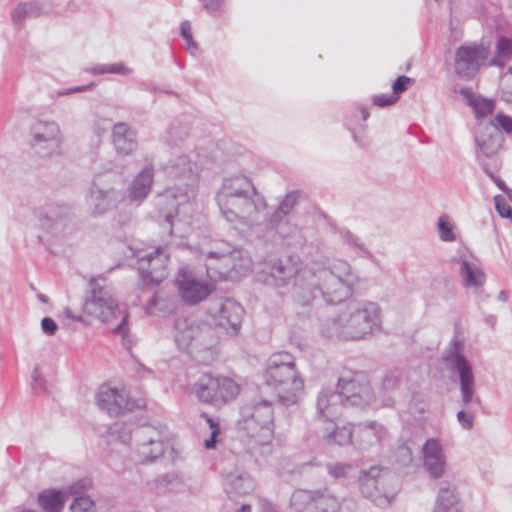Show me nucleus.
Returning a JSON list of instances; mask_svg holds the SVG:
<instances>
[{"label":"nucleus","instance_id":"f257e3e1","mask_svg":"<svg viewBox=\"0 0 512 512\" xmlns=\"http://www.w3.org/2000/svg\"><path fill=\"white\" fill-rule=\"evenodd\" d=\"M260 280L275 288L292 284L293 296L302 305H330L341 303L353 294L358 276L344 260L314 270L287 257L269 260Z\"/></svg>","mask_w":512,"mask_h":512},{"label":"nucleus","instance_id":"f03ea898","mask_svg":"<svg viewBox=\"0 0 512 512\" xmlns=\"http://www.w3.org/2000/svg\"><path fill=\"white\" fill-rule=\"evenodd\" d=\"M215 201L223 218L241 231L260 226L267 209L265 197L244 174L225 177Z\"/></svg>","mask_w":512,"mask_h":512},{"label":"nucleus","instance_id":"7ed1b4c3","mask_svg":"<svg viewBox=\"0 0 512 512\" xmlns=\"http://www.w3.org/2000/svg\"><path fill=\"white\" fill-rule=\"evenodd\" d=\"M382 310L376 302L351 299L341 306L335 317L328 319L321 329L327 337L343 340H363L379 332Z\"/></svg>","mask_w":512,"mask_h":512},{"label":"nucleus","instance_id":"20e7f679","mask_svg":"<svg viewBox=\"0 0 512 512\" xmlns=\"http://www.w3.org/2000/svg\"><path fill=\"white\" fill-rule=\"evenodd\" d=\"M82 309L88 316L110 325L114 333L122 336L127 334L128 315L119 308L113 288L106 278L97 277L89 281Z\"/></svg>","mask_w":512,"mask_h":512},{"label":"nucleus","instance_id":"39448f33","mask_svg":"<svg viewBox=\"0 0 512 512\" xmlns=\"http://www.w3.org/2000/svg\"><path fill=\"white\" fill-rule=\"evenodd\" d=\"M263 377L265 385L275 391L285 406L295 404L304 388L294 357L286 352L276 353L268 359Z\"/></svg>","mask_w":512,"mask_h":512},{"label":"nucleus","instance_id":"423d86ee","mask_svg":"<svg viewBox=\"0 0 512 512\" xmlns=\"http://www.w3.org/2000/svg\"><path fill=\"white\" fill-rule=\"evenodd\" d=\"M174 330L177 346L197 361L208 362L214 358L217 336L211 325L193 318H177Z\"/></svg>","mask_w":512,"mask_h":512},{"label":"nucleus","instance_id":"0eeeda50","mask_svg":"<svg viewBox=\"0 0 512 512\" xmlns=\"http://www.w3.org/2000/svg\"><path fill=\"white\" fill-rule=\"evenodd\" d=\"M274 410L272 402L255 399L242 406L237 428L260 445L271 442L274 436Z\"/></svg>","mask_w":512,"mask_h":512},{"label":"nucleus","instance_id":"6e6552de","mask_svg":"<svg viewBox=\"0 0 512 512\" xmlns=\"http://www.w3.org/2000/svg\"><path fill=\"white\" fill-rule=\"evenodd\" d=\"M358 482L361 494L379 507L388 506L398 491L393 477L378 466L363 470Z\"/></svg>","mask_w":512,"mask_h":512},{"label":"nucleus","instance_id":"1a4fd4ad","mask_svg":"<svg viewBox=\"0 0 512 512\" xmlns=\"http://www.w3.org/2000/svg\"><path fill=\"white\" fill-rule=\"evenodd\" d=\"M192 392L200 402L221 407L238 395L239 386L230 378L205 374L193 385Z\"/></svg>","mask_w":512,"mask_h":512},{"label":"nucleus","instance_id":"9d476101","mask_svg":"<svg viewBox=\"0 0 512 512\" xmlns=\"http://www.w3.org/2000/svg\"><path fill=\"white\" fill-rule=\"evenodd\" d=\"M123 193L117 190L106 175L94 177L89 188L87 205L94 216L103 215L123 200Z\"/></svg>","mask_w":512,"mask_h":512},{"label":"nucleus","instance_id":"9b49d317","mask_svg":"<svg viewBox=\"0 0 512 512\" xmlns=\"http://www.w3.org/2000/svg\"><path fill=\"white\" fill-rule=\"evenodd\" d=\"M182 245V240L177 243L169 242L166 248L158 247L154 252L147 253L139 258L138 271L141 276L143 285H156L167 277V264L170 257L169 250L173 246Z\"/></svg>","mask_w":512,"mask_h":512},{"label":"nucleus","instance_id":"f8f14e48","mask_svg":"<svg viewBox=\"0 0 512 512\" xmlns=\"http://www.w3.org/2000/svg\"><path fill=\"white\" fill-rule=\"evenodd\" d=\"M444 360L449 370L459 377L461 400L464 406L468 407L471 403L480 406L481 399L475 395V379L468 359L456 349L449 356H445Z\"/></svg>","mask_w":512,"mask_h":512},{"label":"nucleus","instance_id":"ddd939ff","mask_svg":"<svg viewBox=\"0 0 512 512\" xmlns=\"http://www.w3.org/2000/svg\"><path fill=\"white\" fill-rule=\"evenodd\" d=\"M34 214L41 229L56 237L64 235L72 224V209L68 204L50 203Z\"/></svg>","mask_w":512,"mask_h":512},{"label":"nucleus","instance_id":"4468645a","mask_svg":"<svg viewBox=\"0 0 512 512\" xmlns=\"http://www.w3.org/2000/svg\"><path fill=\"white\" fill-rule=\"evenodd\" d=\"M135 437L138 442L137 455L140 463L153 462L163 455L166 444L162 427L152 425L138 427L135 431Z\"/></svg>","mask_w":512,"mask_h":512},{"label":"nucleus","instance_id":"2eb2a0df","mask_svg":"<svg viewBox=\"0 0 512 512\" xmlns=\"http://www.w3.org/2000/svg\"><path fill=\"white\" fill-rule=\"evenodd\" d=\"M33 147L41 156L58 154L62 144V134L55 121L37 120L31 127Z\"/></svg>","mask_w":512,"mask_h":512},{"label":"nucleus","instance_id":"dca6fc26","mask_svg":"<svg viewBox=\"0 0 512 512\" xmlns=\"http://www.w3.org/2000/svg\"><path fill=\"white\" fill-rule=\"evenodd\" d=\"M176 284L181 298L188 304H197L205 300L215 289L213 283L197 277L187 267L179 269Z\"/></svg>","mask_w":512,"mask_h":512},{"label":"nucleus","instance_id":"f3484780","mask_svg":"<svg viewBox=\"0 0 512 512\" xmlns=\"http://www.w3.org/2000/svg\"><path fill=\"white\" fill-rule=\"evenodd\" d=\"M193 192L194 190L188 189V185L173 186L166 188L157 196L156 205L159 208V214L164 218L171 235L174 234L175 222L173 219L179 206L187 203L193 196Z\"/></svg>","mask_w":512,"mask_h":512},{"label":"nucleus","instance_id":"a211bd4d","mask_svg":"<svg viewBox=\"0 0 512 512\" xmlns=\"http://www.w3.org/2000/svg\"><path fill=\"white\" fill-rule=\"evenodd\" d=\"M215 326L228 334H236L240 328L243 308L234 300L219 299L214 301L208 310Z\"/></svg>","mask_w":512,"mask_h":512},{"label":"nucleus","instance_id":"6ab92c4d","mask_svg":"<svg viewBox=\"0 0 512 512\" xmlns=\"http://www.w3.org/2000/svg\"><path fill=\"white\" fill-rule=\"evenodd\" d=\"M344 405L366 407L375 400V395L368 381L363 377L345 379L340 378L337 384Z\"/></svg>","mask_w":512,"mask_h":512},{"label":"nucleus","instance_id":"aec40b11","mask_svg":"<svg viewBox=\"0 0 512 512\" xmlns=\"http://www.w3.org/2000/svg\"><path fill=\"white\" fill-rule=\"evenodd\" d=\"M488 51L483 46L463 45L455 53V71L463 79L472 78L485 63Z\"/></svg>","mask_w":512,"mask_h":512},{"label":"nucleus","instance_id":"412c9836","mask_svg":"<svg viewBox=\"0 0 512 512\" xmlns=\"http://www.w3.org/2000/svg\"><path fill=\"white\" fill-rule=\"evenodd\" d=\"M96 402L101 410L111 416H119L135 407V401L130 399L125 388L101 386L96 394Z\"/></svg>","mask_w":512,"mask_h":512},{"label":"nucleus","instance_id":"4be33fe9","mask_svg":"<svg viewBox=\"0 0 512 512\" xmlns=\"http://www.w3.org/2000/svg\"><path fill=\"white\" fill-rule=\"evenodd\" d=\"M474 139L479 148L477 154L485 157L495 155L504 141L500 128L494 122H480L476 128Z\"/></svg>","mask_w":512,"mask_h":512},{"label":"nucleus","instance_id":"5701e85b","mask_svg":"<svg viewBox=\"0 0 512 512\" xmlns=\"http://www.w3.org/2000/svg\"><path fill=\"white\" fill-rule=\"evenodd\" d=\"M423 467L433 478H440L446 467V455L440 441L429 438L422 446Z\"/></svg>","mask_w":512,"mask_h":512},{"label":"nucleus","instance_id":"b1692460","mask_svg":"<svg viewBox=\"0 0 512 512\" xmlns=\"http://www.w3.org/2000/svg\"><path fill=\"white\" fill-rule=\"evenodd\" d=\"M386 435L384 426L376 421L354 425V441L361 450H368L379 444Z\"/></svg>","mask_w":512,"mask_h":512},{"label":"nucleus","instance_id":"393cba45","mask_svg":"<svg viewBox=\"0 0 512 512\" xmlns=\"http://www.w3.org/2000/svg\"><path fill=\"white\" fill-rule=\"evenodd\" d=\"M342 406L345 405L338 388L336 390L324 388L319 392L316 398L317 415L324 420L337 418L341 413Z\"/></svg>","mask_w":512,"mask_h":512},{"label":"nucleus","instance_id":"a878e982","mask_svg":"<svg viewBox=\"0 0 512 512\" xmlns=\"http://www.w3.org/2000/svg\"><path fill=\"white\" fill-rule=\"evenodd\" d=\"M112 143L118 154L129 155L137 148L136 131L127 123L119 122L113 126Z\"/></svg>","mask_w":512,"mask_h":512},{"label":"nucleus","instance_id":"bb28decb","mask_svg":"<svg viewBox=\"0 0 512 512\" xmlns=\"http://www.w3.org/2000/svg\"><path fill=\"white\" fill-rule=\"evenodd\" d=\"M163 169L168 177L183 179L185 180L184 185H188V189L194 190L196 178L193 172V165L186 155H179L169 160Z\"/></svg>","mask_w":512,"mask_h":512},{"label":"nucleus","instance_id":"cd10ccee","mask_svg":"<svg viewBox=\"0 0 512 512\" xmlns=\"http://www.w3.org/2000/svg\"><path fill=\"white\" fill-rule=\"evenodd\" d=\"M154 179L152 166L144 167L132 180L128 188V197L131 202L141 203L149 195Z\"/></svg>","mask_w":512,"mask_h":512},{"label":"nucleus","instance_id":"c85d7f7f","mask_svg":"<svg viewBox=\"0 0 512 512\" xmlns=\"http://www.w3.org/2000/svg\"><path fill=\"white\" fill-rule=\"evenodd\" d=\"M433 512H461L456 486L448 481L439 483L438 495Z\"/></svg>","mask_w":512,"mask_h":512},{"label":"nucleus","instance_id":"c756f323","mask_svg":"<svg viewBox=\"0 0 512 512\" xmlns=\"http://www.w3.org/2000/svg\"><path fill=\"white\" fill-rule=\"evenodd\" d=\"M401 374L398 371L389 372L383 379L380 398L382 405L392 406L401 394Z\"/></svg>","mask_w":512,"mask_h":512},{"label":"nucleus","instance_id":"7c9ffc66","mask_svg":"<svg viewBox=\"0 0 512 512\" xmlns=\"http://www.w3.org/2000/svg\"><path fill=\"white\" fill-rule=\"evenodd\" d=\"M254 489L252 478L238 470L229 472L225 477V491L229 495H246Z\"/></svg>","mask_w":512,"mask_h":512},{"label":"nucleus","instance_id":"2f4dec72","mask_svg":"<svg viewBox=\"0 0 512 512\" xmlns=\"http://www.w3.org/2000/svg\"><path fill=\"white\" fill-rule=\"evenodd\" d=\"M459 273L467 288H479L485 281V275L479 265L461 258Z\"/></svg>","mask_w":512,"mask_h":512},{"label":"nucleus","instance_id":"473e14b6","mask_svg":"<svg viewBox=\"0 0 512 512\" xmlns=\"http://www.w3.org/2000/svg\"><path fill=\"white\" fill-rule=\"evenodd\" d=\"M223 248L217 250H210L207 253V257L209 260H217L220 262L221 266L219 268V274L225 275L229 271H238L236 264L234 263V259L236 255L239 254L238 251H232L228 244L223 243Z\"/></svg>","mask_w":512,"mask_h":512},{"label":"nucleus","instance_id":"72a5a7b5","mask_svg":"<svg viewBox=\"0 0 512 512\" xmlns=\"http://www.w3.org/2000/svg\"><path fill=\"white\" fill-rule=\"evenodd\" d=\"M66 499L60 490L45 489L38 495V504L44 512H62Z\"/></svg>","mask_w":512,"mask_h":512},{"label":"nucleus","instance_id":"f704fd0d","mask_svg":"<svg viewBox=\"0 0 512 512\" xmlns=\"http://www.w3.org/2000/svg\"><path fill=\"white\" fill-rule=\"evenodd\" d=\"M313 508L311 512H339L341 509V501L333 495L328 489L316 490Z\"/></svg>","mask_w":512,"mask_h":512},{"label":"nucleus","instance_id":"c9c22d12","mask_svg":"<svg viewBox=\"0 0 512 512\" xmlns=\"http://www.w3.org/2000/svg\"><path fill=\"white\" fill-rule=\"evenodd\" d=\"M323 440L326 444H337L344 446L351 443L354 438V425L336 426L331 431L323 434Z\"/></svg>","mask_w":512,"mask_h":512},{"label":"nucleus","instance_id":"e433bc0d","mask_svg":"<svg viewBox=\"0 0 512 512\" xmlns=\"http://www.w3.org/2000/svg\"><path fill=\"white\" fill-rule=\"evenodd\" d=\"M316 490H295L290 497V507L296 512H311L313 508Z\"/></svg>","mask_w":512,"mask_h":512},{"label":"nucleus","instance_id":"4c0bfd02","mask_svg":"<svg viewBox=\"0 0 512 512\" xmlns=\"http://www.w3.org/2000/svg\"><path fill=\"white\" fill-rule=\"evenodd\" d=\"M264 216H266L265 213ZM288 216L276 207L268 217L263 218L261 224L264 223L266 230H275L278 235H286V230L289 228V221L286 220Z\"/></svg>","mask_w":512,"mask_h":512},{"label":"nucleus","instance_id":"58836bf2","mask_svg":"<svg viewBox=\"0 0 512 512\" xmlns=\"http://www.w3.org/2000/svg\"><path fill=\"white\" fill-rule=\"evenodd\" d=\"M85 71L95 76L102 74H116L126 76L132 73V69L127 67L123 62L96 64L92 67L86 68Z\"/></svg>","mask_w":512,"mask_h":512},{"label":"nucleus","instance_id":"ea45409f","mask_svg":"<svg viewBox=\"0 0 512 512\" xmlns=\"http://www.w3.org/2000/svg\"><path fill=\"white\" fill-rule=\"evenodd\" d=\"M512 58V39L500 37L497 41L496 56L490 64L495 66H504Z\"/></svg>","mask_w":512,"mask_h":512},{"label":"nucleus","instance_id":"a19ab883","mask_svg":"<svg viewBox=\"0 0 512 512\" xmlns=\"http://www.w3.org/2000/svg\"><path fill=\"white\" fill-rule=\"evenodd\" d=\"M132 432V425L125 422H115L108 429L109 435L118 439L122 444L130 442Z\"/></svg>","mask_w":512,"mask_h":512},{"label":"nucleus","instance_id":"79ce46f5","mask_svg":"<svg viewBox=\"0 0 512 512\" xmlns=\"http://www.w3.org/2000/svg\"><path fill=\"white\" fill-rule=\"evenodd\" d=\"M469 104L473 108L476 117H485L494 110V102L480 96L472 97L469 100Z\"/></svg>","mask_w":512,"mask_h":512},{"label":"nucleus","instance_id":"37998d69","mask_svg":"<svg viewBox=\"0 0 512 512\" xmlns=\"http://www.w3.org/2000/svg\"><path fill=\"white\" fill-rule=\"evenodd\" d=\"M279 236L282 237L288 245L294 247H301L306 242L303 230L296 225H291L290 223L289 228L286 230V235Z\"/></svg>","mask_w":512,"mask_h":512},{"label":"nucleus","instance_id":"c03bdc74","mask_svg":"<svg viewBox=\"0 0 512 512\" xmlns=\"http://www.w3.org/2000/svg\"><path fill=\"white\" fill-rule=\"evenodd\" d=\"M353 469L349 463L330 462L326 464L327 473L334 479L345 478Z\"/></svg>","mask_w":512,"mask_h":512},{"label":"nucleus","instance_id":"a18cd8bd","mask_svg":"<svg viewBox=\"0 0 512 512\" xmlns=\"http://www.w3.org/2000/svg\"><path fill=\"white\" fill-rule=\"evenodd\" d=\"M299 201V192L298 191H290L287 193L282 200L278 204V208L285 212L286 214L290 215L293 211V209L296 207Z\"/></svg>","mask_w":512,"mask_h":512},{"label":"nucleus","instance_id":"49530a36","mask_svg":"<svg viewBox=\"0 0 512 512\" xmlns=\"http://www.w3.org/2000/svg\"><path fill=\"white\" fill-rule=\"evenodd\" d=\"M439 236L442 241L451 242L455 240V235L452 231V224L447 216L443 215L438 220Z\"/></svg>","mask_w":512,"mask_h":512},{"label":"nucleus","instance_id":"de8ad7c7","mask_svg":"<svg viewBox=\"0 0 512 512\" xmlns=\"http://www.w3.org/2000/svg\"><path fill=\"white\" fill-rule=\"evenodd\" d=\"M201 416L206 420L207 424L211 428L210 438L204 441V446L206 449H212L215 447L217 436L220 433V427L218 422H216L207 414L203 413Z\"/></svg>","mask_w":512,"mask_h":512},{"label":"nucleus","instance_id":"09e8293b","mask_svg":"<svg viewBox=\"0 0 512 512\" xmlns=\"http://www.w3.org/2000/svg\"><path fill=\"white\" fill-rule=\"evenodd\" d=\"M341 237L342 241L348 246L362 251L368 257L371 256L370 251L365 247V245L350 231H342Z\"/></svg>","mask_w":512,"mask_h":512},{"label":"nucleus","instance_id":"8fccbe9b","mask_svg":"<svg viewBox=\"0 0 512 512\" xmlns=\"http://www.w3.org/2000/svg\"><path fill=\"white\" fill-rule=\"evenodd\" d=\"M94 502L89 497H75L70 505L71 512H93Z\"/></svg>","mask_w":512,"mask_h":512},{"label":"nucleus","instance_id":"3c124183","mask_svg":"<svg viewBox=\"0 0 512 512\" xmlns=\"http://www.w3.org/2000/svg\"><path fill=\"white\" fill-rule=\"evenodd\" d=\"M502 99L512 103V67L501 78Z\"/></svg>","mask_w":512,"mask_h":512},{"label":"nucleus","instance_id":"603ef678","mask_svg":"<svg viewBox=\"0 0 512 512\" xmlns=\"http://www.w3.org/2000/svg\"><path fill=\"white\" fill-rule=\"evenodd\" d=\"M157 486L168 490H173L182 484L176 473H167L156 480Z\"/></svg>","mask_w":512,"mask_h":512},{"label":"nucleus","instance_id":"864d4df0","mask_svg":"<svg viewBox=\"0 0 512 512\" xmlns=\"http://www.w3.org/2000/svg\"><path fill=\"white\" fill-rule=\"evenodd\" d=\"M32 11V6L26 3L19 4L12 12L11 18L15 25L20 26Z\"/></svg>","mask_w":512,"mask_h":512},{"label":"nucleus","instance_id":"5fc2aeb1","mask_svg":"<svg viewBox=\"0 0 512 512\" xmlns=\"http://www.w3.org/2000/svg\"><path fill=\"white\" fill-rule=\"evenodd\" d=\"M494 205L496 211L502 218L512 217V208L506 201L505 197H503L502 195L494 196Z\"/></svg>","mask_w":512,"mask_h":512},{"label":"nucleus","instance_id":"6e6d98bb","mask_svg":"<svg viewBox=\"0 0 512 512\" xmlns=\"http://www.w3.org/2000/svg\"><path fill=\"white\" fill-rule=\"evenodd\" d=\"M414 83V80L407 76H399L392 84V95L397 96L408 89Z\"/></svg>","mask_w":512,"mask_h":512},{"label":"nucleus","instance_id":"4d7b16f0","mask_svg":"<svg viewBox=\"0 0 512 512\" xmlns=\"http://www.w3.org/2000/svg\"><path fill=\"white\" fill-rule=\"evenodd\" d=\"M180 31L182 38L186 41L188 49L197 48V44L193 41L191 25L188 21H183L180 25Z\"/></svg>","mask_w":512,"mask_h":512},{"label":"nucleus","instance_id":"13d9d810","mask_svg":"<svg viewBox=\"0 0 512 512\" xmlns=\"http://www.w3.org/2000/svg\"><path fill=\"white\" fill-rule=\"evenodd\" d=\"M457 420L463 429L470 430L474 424V415L465 410H460L457 413Z\"/></svg>","mask_w":512,"mask_h":512},{"label":"nucleus","instance_id":"bf43d9fd","mask_svg":"<svg viewBox=\"0 0 512 512\" xmlns=\"http://www.w3.org/2000/svg\"><path fill=\"white\" fill-rule=\"evenodd\" d=\"M204 9L210 14H219L223 11L224 0H202Z\"/></svg>","mask_w":512,"mask_h":512},{"label":"nucleus","instance_id":"052dcab7","mask_svg":"<svg viewBox=\"0 0 512 512\" xmlns=\"http://www.w3.org/2000/svg\"><path fill=\"white\" fill-rule=\"evenodd\" d=\"M398 100L397 96L392 94H381L373 97V103L379 107H387L395 104Z\"/></svg>","mask_w":512,"mask_h":512},{"label":"nucleus","instance_id":"680f3d73","mask_svg":"<svg viewBox=\"0 0 512 512\" xmlns=\"http://www.w3.org/2000/svg\"><path fill=\"white\" fill-rule=\"evenodd\" d=\"M494 124L497 125L498 128H502L505 132L512 133V117L499 113L495 117Z\"/></svg>","mask_w":512,"mask_h":512},{"label":"nucleus","instance_id":"e2e57ef3","mask_svg":"<svg viewBox=\"0 0 512 512\" xmlns=\"http://www.w3.org/2000/svg\"><path fill=\"white\" fill-rule=\"evenodd\" d=\"M41 329L48 336H53L57 330V323L50 317H44L41 321Z\"/></svg>","mask_w":512,"mask_h":512},{"label":"nucleus","instance_id":"0e129e2a","mask_svg":"<svg viewBox=\"0 0 512 512\" xmlns=\"http://www.w3.org/2000/svg\"><path fill=\"white\" fill-rule=\"evenodd\" d=\"M32 388L36 391L44 389V380L38 367H35L32 372Z\"/></svg>","mask_w":512,"mask_h":512},{"label":"nucleus","instance_id":"69168bd1","mask_svg":"<svg viewBox=\"0 0 512 512\" xmlns=\"http://www.w3.org/2000/svg\"><path fill=\"white\" fill-rule=\"evenodd\" d=\"M491 180L502 190L509 200H512V190L505 184V182L496 175H491Z\"/></svg>","mask_w":512,"mask_h":512},{"label":"nucleus","instance_id":"338daca9","mask_svg":"<svg viewBox=\"0 0 512 512\" xmlns=\"http://www.w3.org/2000/svg\"><path fill=\"white\" fill-rule=\"evenodd\" d=\"M88 485H89V481L83 479L79 483H76V484H73L72 486H70L69 492L72 495H78L81 493L82 490H85L88 487Z\"/></svg>","mask_w":512,"mask_h":512},{"label":"nucleus","instance_id":"774afa93","mask_svg":"<svg viewBox=\"0 0 512 512\" xmlns=\"http://www.w3.org/2000/svg\"><path fill=\"white\" fill-rule=\"evenodd\" d=\"M91 86L92 85L77 86V87H74V88H69V89H66L64 91H61L58 94L59 95H68V94H71V93L83 92V91H86V90L90 89Z\"/></svg>","mask_w":512,"mask_h":512}]
</instances>
